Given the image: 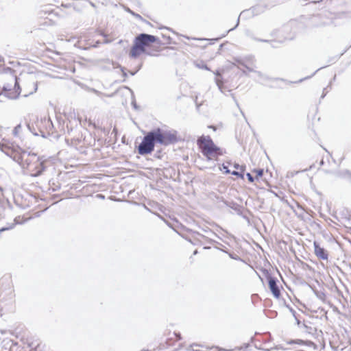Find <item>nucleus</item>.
<instances>
[{
	"label": "nucleus",
	"instance_id": "nucleus-1",
	"mask_svg": "<svg viewBox=\"0 0 351 351\" xmlns=\"http://www.w3.org/2000/svg\"><path fill=\"white\" fill-rule=\"evenodd\" d=\"M158 43L157 37L147 34H140L134 38L129 55L133 58H136L143 53L154 55V53L157 51L155 49V44Z\"/></svg>",
	"mask_w": 351,
	"mask_h": 351
},
{
	"label": "nucleus",
	"instance_id": "nucleus-2",
	"mask_svg": "<svg viewBox=\"0 0 351 351\" xmlns=\"http://www.w3.org/2000/svg\"><path fill=\"white\" fill-rule=\"evenodd\" d=\"M197 145L207 160L217 161L225 154V150L217 145L209 135H202L197 139Z\"/></svg>",
	"mask_w": 351,
	"mask_h": 351
},
{
	"label": "nucleus",
	"instance_id": "nucleus-3",
	"mask_svg": "<svg viewBox=\"0 0 351 351\" xmlns=\"http://www.w3.org/2000/svg\"><path fill=\"white\" fill-rule=\"evenodd\" d=\"M21 159L23 171L31 176H38L45 169V160L36 154L23 153Z\"/></svg>",
	"mask_w": 351,
	"mask_h": 351
},
{
	"label": "nucleus",
	"instance_id": "nucleus-4",
	"mask_svg": "<svg viewBox=\"0 0 351 351\" xmlns=\"http://www.w3.org/2000/svg\"><path fill=\"white\" fill-rule=\"evenodd\" d=\"M14 296V289L10 275H5L0 278V298L2 300L12 298Z\"/></svg>",
	"mask_w": 351,
	"mask_h": 351
},
{
	"label": "nucleus",
	"instance_id": "nucleus-5",
	"mask_svg": "<svg viewBox=\"0 0 351 351\" xmlns=\"http://www.w3.org/2000/svg\"><path fill=\"white\" fill-rule=\"evenodd\" d=\"M155 146V140L153 132H148L143 138L142 142L138 146V153L140 155L151 154Z\"/></svg>",
	"mask_w": 351,
	"mask_h": 351
},
{
	"label": "nucleus",
	"instance_id": "nucleus-6",
	"mask_svg": "<svg viewBox=\"0 0 351 351\" xmlns=\"http://www.w3.org/2000/svg\"><path fill=\"white\" fill-rule=\"evenodd\" d=\"M152 132L155 141L164 145L173 144L178 141L176 135L170 132H162L158 129Z\"/></svg>",
	"mask_w": 351,
	"mask_h": 351
},
{
	"label": "nucleus",
	"instance_id": "nucleus-7",
	"mask_svg": "<svg viewBox=\"0 0 351 351\" xmlns=\"http://www.w3.org/2000/svg\"><path fill=\"white\" fill-rule=\"evenodd\" d=\"M264 171L261 169H254L252 173H247L246 176L250 182H254L256 186L264 188L269 185L268 182L263 178Z\"/></svg>",
	"mask_w": 351,
	"mask_h": 351
},
{
	"label": "nucleus",
	"instance_id": "nucleus-8",
	"mask_svg": "<svg viewBox=\"0 0 351 351\" xmlns=\"http://www.w3.org/2000/svg\"><path fill=\"white\" fill-rule=\"evenodd\" d=\"M2 93L5 94L10 99L16 98L20 94L19 86L18 84L17 80L14 79L12 80L11 83L3 86L2 89L0 88V95Z\"/></svg>",
	"mask_w": 351,
	"mask_h": 351
},
{
	"label": "nucleus",
	"instance_id": "nucleus-9",
	"mask_svg": "<svg viewBox=\"0 0 351 351\" xmlns=\"http://www.w3.org/2000/svg\"><path fill=\"white\" fill-rule=\"evenodd\" d=\"M48 123L45 119H38V117H33L31 118L27 123V127L34 130L36 133L37 132H40L41 134L45 133V125Z\"/></svg>",
	"mask_w": 351,
	"mask_h": 351
},
{
	"label": "nucleus",
	"instance_id": "nucleus-10",
	"mask_svg": "<svg viewBox=\"0 0 351 351\" xmlns=\"http://www.w3.org/2000/svg\"><path fill=\"white\" fill-rule=\"evenodd\" d=\"M230 165H231V162H230L223 163L221 167H220V170L222 171L224 173H226V174L232 173V175L240 177L241 178H243V175L242 173L243 172V167H240L238 164H234V168L236 169H240L241 172H239L238 171H235V170L231 171L230 169H229Z\"/></svg>",
	"mask_w": 351,
	"mask_h": 351
},
{
	"label": "nucleus",
	"instance_id": "nucleus-11",
	"mask_svg": "<svg viewBox=\"0 0 351 351\" xmlns=\"http://www.w3.org/2000/svg\"><path fill=\"white\" fill-rule=\"evenodd\" d=\"M314 253L315 256L322 260H327L328 258V252L317 241L313 242Z\"/></svg>",
	"mask_w": 351,
	"mask_h": 351
},
{
	"label": "nucleus",
	"instance_id": "nucleus-12",
	"mask_svg": "<svg viewBox=\"0 0 351 351\" xmlns=\"http://www.w3.org/2000/svg\"><path fill=\"white\" fill-rule=\"evenodd\" d=\"M267 279H268V285H269V287L272 294L276 298H280V291L276 284V280L271 276H269Z\"/></svg>",
	"mask_w": 351,
	"mask_h": 351
},
{
	"label": "nucleus",
	"instance_id": "nucleus-13",
	"mask_svg": "<svg viewBox=\"0 0 351 351\" xmlns=\"http://www.w3.org/2000/svg\"><path fill=\"white\" fill-rule=\"evenodd\" d=\"M182 339L181 335L179 332H171L168 333V337L166 341V343L169 346H173L175 342L180 341Z\"/></svg>",
	"mask_w": 351,
	"mask_h": 351
},
{
	"label": "nucleus",
	"instance_id": "nucleus-14",
	"mask_svg": "<svg viewBox=\"0 0 351 351\" xmlns=\"http://www.w3.org/2000/svg\"><path fill=\"white\" fill-rule=\"evenodd\" d=\"M24 345H26L29 348H32L37 344V340L34 339L32 337L27 335L25 338L23 339Z\"/></svg>",
	"mask_w": 351,
	"mask_h": 351
},
{
	"label": "nucleus",
	"instance_id": "nucleus-15",
	"mask_svg": "<svg viewBox=\"0 0 351 351\" xmlns=\"http://www.w3.org/2000/svg\"><path fill=\"white\" fill-rule=\"evenodd\" d=\"M341 177L348 181L351 182V172L350 171H345L341 174Z\"/></svg>",
	"mask_w": 351,
	"mask_h": 351
},
{
	"label": "nucleus",
	"instance_id": "nucleus-16",
	"mask_svg": "<svg viewBox=\"0 0 351 351\" xmlns=\"http://www.w3.org/2000/svg\"><path fill=\"white\" fill-rule=\"evenodd\" d=\"M9 351H21V349L17 343L13 344Z\"/></svg>",
	"mask_w": 351,
	"mask_h": 351
},
{
	"label": "nucleus",
	"instance_id": "nucleus-17",
	"mask_svg": "<svg viewBox=\"0 0 351 351\" xmlns=\"http://www.w3.org/2000/svg\"><path fill=\"white\" fill-rule=\"evenodd\" d=\"M82 42V39L81 38L80 40H78L77 43L80 45V47H82L84 49H88V48H90L91 47H94L95 46L94 45H89L88 46H81Z\"/></svg>",
	"mask_w": 351,
	"mask_h": 351
},
{
	"label": "nucleus",
	"instance_id": "nucleus-18",
	"mask_svg": "<svg viewBox=\"0 0 351 351\" xmlns=\"http://www.w3.org/2000/svg\"><path fill=\"white\" fill-rule=\"evenodd\" d=\"M208 128H210V129H212L213 131H216L217 130V128L215 125H208Z\"/></svg>",
	"mask_w": 351,
	"mask_h": 351
},
{
	"label": "nucleus",
	"instance_id": "nucleus-19",
	"mask_svg": "<svg viewBox=\"0 0 351 351\" xmlns=\"http://www.w3.org/2000/svg\"><path fill=\"white\" fill-rule=\"evenodd\" d=\"M6 230V229L5 228H2L1 230L2 231V230Z\"/></svg>",
	"mask_w": 351,
	"mask_h": 351
}]
</instances>
